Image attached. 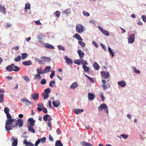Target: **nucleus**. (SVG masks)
I'll list each match as a JSON object with an SVG mask.
<instances>
[{"instance_id": "f257e3e1", "label": "nucleus", "mask_w": 146, "mask_h": 146, "mask_svg": "<svg viewBox=\"0 0 146 146\" xmlns=\"http://www.w3.org/2000/svg\"><path fill=\"white\" fill-rule=\"evenodd\" d=\"M7 119L6 120L5 128L6 131L8 132H10V130L12 129V124L14 122L15 119L11 118L12 117L11 115L9 113L6 114Z\"/></svg>"}, {"instance_id": "f03ea898", "label": "nucleus", "mask_w": 146, "mask_h": 146, "mask_svg": "<svg viewBox=\"0 0 146 146\" xmlns=\"http://www.w3.org/2000/svg\"><path fill=\"white\" fill-rule=\"evenodd\" d=\"M14 122L15 123V125H13L12 124V129L13 128L17 127L18 126L19 127H20L23 126V121L22 119H19L17 120L15 119Z\"/></svg>"}, {"instance_id": "7ed1b4c3", "label": "nucleus", "mask_w": 146, "mask_h": 146, "mask_svg": "<svg viewBox=\"0 0 146 146\" xmlns=\"http://www.w3.org/2000/svg\"><path fill=\"white\" fill-rule=\"evenodd\" d=\"M84 27L82 25L78 24L76 26V31L79 33H80L83 31Z\"/></svg>"}, {"instance_id": "20e7f679", "label": "nucleus", "mask_w": 146, "mask_h": 146, "mask_svg": "<svg viewBox=\"0 0 146 146\" xmlns=\"http://www.w3.org/2000/svg\"><path fill=\"white\" fill-rule=\"evenodd\" d=\"M98 109L99 110L102 111L103 109L106 111V112L108 114V107L107 105L105 103L101 104L99 107H98Z\"/></svg>"}, {"instance_id": "39448f33", "label": "nucleus", "mask_w": 146, "mask_h": 146, "mask_svg": "<svg viewBox=\"0 0 146 146\" xmlns=\"http://www.w3.org/2000/svg\"><path fill=\"white\" fill-rule=\"evenodd\" d=\"M101 74L102 77L105 79L109 77L110 73L108 72L102 71L101 72Z\"/></svg>"}, {"instance_id": "423d86ee", "label": "nucleus", "mask_w": 146, "mask_h": 146, "mask_svg": "<svg viewBox=\"0 0 146 146\" xmlns=\"http://www.w3.org/2000/svg\"><path fill=\"white\" fill-rule=\"evenodd\" d=\"M135 35L133 34L129 36V38H128V42L129 43H132L135 40Z\"/></svg>"}, {"instance_id": "0eeeda50", "label": "nucleus", "mask_w": 146, "mask_h": 146, "mask_svg": "<svg viewBox=\"0 0 146 146\" xmlns=\"http://www.w3.org/2000/svg\"><path fill=\"white\" fill-rule=\"evenodd\" d=\"M41 59L43 62H49L51 60L50 58L46 56L42 57L41 58Z\"/></svg>"}, {"instance_id": "6e6552de", "label": "nucleus", "mask_w": 146, "mask_h": 146, "mask_svg": "<svg viewBox=\"0 0 146 146\" xmlns=\"http://www.w3.org/2000/svg\"><path fill=\"white\" fill-rule=\"evenodd\" d=\"M21 101L23 102H25L26 105L28 106H29L31 104V102L29 101L26 98H24L21 100Z\"/></svg>"}, {"instance_id": "1a4fd4ad", "label": "nucleus", "mask_w": 146, "mask_h": 146, "mask_svg": "<svg viewBox=\"0 0 146 146\" xmlns=\"http://www.w3.org/2000/svg\"><path fill=\"white\" fill-rule=\"evenodd\" d=\"M11 140L12 141H13L12 143V146H17L18 143V140L17 138H15L13 136Z\"/></svg>"}, {"instance_id": "9d476101", "label": "nucleus", "mask_w": 146, "mask_h": 146, "mask_svg": "<svg viewBox=\"0 0 146 146\" xmlns=\"http://www.w3.org/2000/svg\"><path fill=\"white\" fill-rule=\"evenodd\" d=\"M64 59L66 62L68 64H70L72 65V64L73 62L72 59L70 58H69L68 57L65 56L64 58Z\"/></svg>"}, {"instance_id": "9b49d317", "label": "nucleus", "mask_w": 146, "mask_h": 146, "mask_svg": "<svg viewBox=\"0 0 146 146\" xmlns=\"http://www.w3.org/2000/svg\"><path fill=\"white\" fill-rule=\"evenodd\" d=\"M28 122L30 123L29 126H33L35 125V121L33 118H29L28 119Z\"/></svg>"}, {"instance_id": "f8f14e48", "label": "nucleus", "mask_w": 146, "mask_h": 146, "mask_svg": "<svg viewBox=\"0 0 146 146\" xmlns=\"http://www.w3.org/2000/svg\"><path fill=\"white\" fill-rule=\"evenodd\" d=\"M98 28L100 31L105 35L107 36H108L109 35V33L108 32L104 30L103 28H102L100 26H99L98 27Z\"/></svg>"}, {"instance_id": "ddd939ff", "label": "nucleus", "mask_w": 146, "mask_h": 146, "mask_svg": "<svg viewBox=\"0 0 146 146\" xmlns=\"http://www.w3.org/2000/svg\"><path fill=\"white\" fill-rule=\"evenodd\" d=\"M52 104L54 107H58L60 105V103L58 100H56L53 101Z\"/></svg>"}, {"instance_id": "4468645a", "label": "nucleus", "mask_w": 146, "mask_h": 146, "mask_svg": "<svg viewBox=\"0 0 146 146\" xmlns=\"http://www.w3.org/2000/svg\"><path fill=\"white\" fill-rule=\"evenodd\" d=\"M14 66V64H11L7 66L6 67V70L9 72H11L13 71V68Z\"/></svg>"}, {"instance_id": "2eb2a0df", "label": "nucleus", "mask_w": 146, "mask_h": 146, "mask_svg": "<svg viewBox=\"0 0 146 146\" xmlns=\"http://www.w3.org/2000/svg\"><path fill=\"white\" fill-rule=\"evenodd\" d=\"M24 144L26 146H33L34 145L31 142H28L26 139H25L24 141Z\"/></svg>"}, {"instance_id": "dca6fc26", "label": "nucleus", "mask_w": 146, "mask_h": 146, "mask_svg": "<svg viewBox=\"0 0 146 146\" xmlns=\"http://www.w3.org/2000/svg\"><path fill=\"white\" fill-rule=\"evenodd\" d=\"M117 84L121 87H124L126 85L125 82L123 81L118 82H117Z\"/></svg>"}, {"instance_id": "f3484780", "label": "nucleus", "mask_w": 146, "mask_h": 146, "mask_svg": "<svg viewBox=\"0 0 146 146\" xmlns=\"http://www.w3.org/2000/svg\"><path fill=\"white\" fill-rule=\"evenodd\" d=\"M73 111L74 113L78 114L83 112L84 110L83 109H75Z\"/></svg>"}, {"instance_id": "a211bd4d", "label": "nucleus", "mask_w": 146, "mask_h": 146, "mask_svg": "<svg viewBox=\"0 0 146 146\" xmlns=\"http://www.w3.org/2000/svg\"><path fill=\"white\" fill-rule=\"evenodd\" d=\"M32 98L34 100H37L38 99V94L35 93L32 95Z\"/></svg>"}, {"instance_id": "6ab92c4d", "label": "nucleus", "mask_w": 146, "mask_h": 146, "mask_svg": "<svg viewBox=\"0 0 146 146\" xmlns=\"http://www.w3.org/2000/svg\"><path fill=\"white\" fill-rule=\"evenodd\" d=\"M78 83L76 82H75L71 84L70 87L71 88L74 89L75 88H77L78 87Z\"/></svg>"}, {"instance_id": "aec40b11", "label": "nucleus", "mask_w": 146, "mask_h": 146, "mask_svg": "<svg viewBox=\"0 0 146 146\" xmlns=\"http://www.w3.org/2000/svg\"><path fill=\"white\" fill-rule=\"evenodd\" d=\"M22 64L25 66H30L32 64V63L31 60H28V61L23 62Z\"/></svg>"}, {"instance_id": "412c9836", "label": "nucleus", "mask_w": 146, "mask_h": 146, "mask_svg": "<svg viewBox=\"0 0 146 146\" xmlns=\"http://www.w3.org/2000/svg\"><path fill=\"white\" fill-rule=\"evenodd\" d=\"M78 53L79 54V56L81 58H82L84 56V54L81 50H78Z\"/></svg>"}, {"instance_id": "4be33fe9", "label": "nucleus", "mask_w": 146, "mask_h": 146, "mask_svg": "<svg viewBox=\"0 0 146 146\" xmlns=\"http://www.w3.org/2000/svg\"><path fill=\"white\" fill-rule=\"evenodd\" d=\"M73 38H75L77 39L78 40H82V39L80 37V35L78 34H76L73 36Z\"/></svg>"}, {"instance_id": "5701e85b", "label": "nucleus", "mask_w": 146, "mask_h": 146, "mask_svg": "<svg viewBox=\"0 0 146 146\" xmlns=\"http://www.w3.org/2000/svg\"><path fill=\"white\" fill-rule=\"evenodd\" d=\"M36 71L38 74L45 73V72L42 71V69L38 68L36 69Z\"/></svg>"}, {"instance_id": "b1692460", "label": "nucleus", "mask_w": 146, "mask_h": 146, "mask_svg": "<svg viewBox=\"0 0 146 146\" xmlns=\"http://www.w3.org/2000/svg\"><path fill=\"white\" fill-rule=\"evenodd\" d=\"M88 98L90 100H93L94 99V95L92 94L89 93L88 94Z\"/></svg>"}, {"instance_id": "393cba45", "label": "nucleus", "mask_w": 146, "mask_h": 146, "mask_svg": "<svg viewBox=\"0 0 146 146\" xmlns=\"http://www.w3.org/2000/svg\"><path fill=\"white\" fill-rule=\"evenodd\" d=\"M94 67L96 70H98L100 68V66L96 62H94Z\"/></svg>"}, {"instance_id": "a878e982", "label": "nucleus", "mask_w": 146, "mask_h": 146, "mask_svg": "<svg viewBox=\"0 0 146 146\" xmlns=\"http://www.w3.org/2000/svg\"><path fill=\"white\" fill-rule=\"evenodd\" d=\"M107 84H103L102 85V86L103 88V89L104 90H106L107 88H108V87H110V84L108 82H107Z\"/></svg>"}, {"instance_id": "bb28decb", "label": "nucleus", "mask_w": 146, "mask_h": 146, "mask_svg": "<svg viewBox=\"0 0 146 146\" xmlns=\"http://www.w3.org/2000/svg\"><path fill=\"white\" fill-rule=\"evenodd\" d=\"M33 126H29L28 127V130L30 132L33 133H35V129L33 128Z\"/></svg>"}, {"instance_id": "cd10ccee", "label": "nucleus", "mask_w": 146, "mask_h": 146, "mask_svg": "<svg viewBox=\"0 0 146 146\" xmlns=\"http://www.w3.org/2000/svg\"><path fill=\"white\" fill-rule=\"evenodd\" d=\"M45 47L46 48L49 49H54V47L53 45L48 44H46L45 46Z\"/></svg>"}, {"instance_id": "c85d7f7f", "label": "nucleus", "mask_w": 146, "mask_h": 146, "mask_svg": "<svg viewBox=\"0 0 146 146\" xmlns=\"http://www.w3.org/2000/svg\"><path fill=\"white\" fill-rule=\"evenodd\" d=\"M55 145V146H63L60 141L59 140H57L56 141Z\"/></svg>"}, {"instance_id": "c756f323", "label": "nucleus", "mask_w": 146, "mask_h": 146, "mask_svg": "<svg viewBox=\"0 0 146 146\" xmlns=\"http://www.w3.org/2000/svg\"><path fill=\"white\" fill-rule=\"evenodd\" d=\"M4 94L3 93H0V102L2 103L3 102Z\"/></svg>"}, {"instance_id": "7c9ffc66", "label": "nucleus", "mask_w": 146, "mask_h": 146, "mask_svg": "<svg viewBox=\"0 0 146 146\" xmlns=\"http://www.w3.org/2000/svg\"><path fill=\"white\" fill-rule=\"evenodd\" d=\"M55 84V80H54L52 81H50L49 83V86L51 87H53L54 84Z\"/></svg>"}, {"instance_id": "2f4dec72", "label": "nucleus", "mask_w": 146, "mask_h": 146, "mask_svg": "<svg viewBox=\"0 0 146 146\" xmlns=\"http://www.w3.org/2000/svg\"><path fill=\"white\" fill-rule=\"evenodd\" d=\"M50 66H49L46 67L44 70V72H45V73L48 72L50 69Z\"/></svg>"}, {"instance_id": "473e14b6", "label": "nucleus", "mask_w": 146, "mask_h": 146, "mask_svg": "<svg viewBox=\"0 0 146 146\" xmlns=\"http://www.w3.org/2000/svg\"><path fill=\"white\" fill-rule=\"evenodd\" d=\"M20 68V67H17L14 64V66L13 68V71H15V72H17L19 71Z\"/></svg>"}, {"instance_id": "72a5a7b5", "label": "nucleus", "mask_w": 146, "mask_h": 146, "mask_svg": "<svg viewBox=\"0 0 146 146\" xmlns=\"http://www.w3.org/2000/svg\"><path fill=\"white\" fill-rule=\"evenodd\" d=\"M84 71L86 72H87L89 70V68L87 67L86 65H83L82 66Z\"/></svg>"}, {"instance_id": "f704fd0d", "label": "nucleus", "mask_w": 146, "mask_h": 146, "mask_svg": "<svg viewBox=\"0 0 146 146\" xmlns=\"http://www.w3.org/2000/svg\"><path fill=\"white\" fill-rule=\"evenodd\" d=\"M21 60V57L20 55H19L15 58V61L18 62L20 61Z\"/></svg>"}, {"instance_id": "c9c22d12", "label": "nucleus", "mask_w": 146, "mask_h": 146, "mask_svg": "<svg viewBox=\"0 0 146 146\" xmlns=\"http://www.w3.org/2000/svg\"><path fill=\"white\" fill-rule=\"evenodd\" d=\"M28 54L26 53H23L21 54V58L22 59H24L27 57Z\"/></svg>"}, {"instance_id": "e433bc0d", "label": "nucleus", "mask_w": 146, "mask_h": 146, "mask_svg": "<svg viewBox=\"0 0 146 146\" xmlns=\"http://www.w3.org/2000/svg\"><path fill=\"white\" fill-rule=\"evenodd\" d=\"M50 115L48 114H46L44 115L43 117V119L45 121H47L48 120V118L49 117Z\"/></svg>"}, {"instance_id": "4c0bfd02", "label": "nucleus", "mask_w": 146, "mask_h": 146, "mask_svg": "<svg viewBox=\"0 0 146 146\" xmlns=\"http://www.w3.org/2000/svg\"><path fill=\"white\" fill-rule=\"evenodd\" d=\"M80 61H81V64H83V65H85L88 64V63L87 62V61L86 60H84L82 58H81Z\"/></svg>"}, {"instance_id": "58836bf2", "label": "nucleus", "mask_w": 146, "mask_h": 146, "mask_svg": "<svg viewBox=\"0 0 146 146\" xmlns=\"http://www.w3.org/2000/svg\"><path fill=\"white\" fill-rule=\"evenodd\" d=\"M43 96L44 97V99H47L48 97L49 96V95L48 94L44 92H43Z\"/></svg>"}, {"instance_id": "ea45409f", "label": "nucleus", "mask_w": 146, "mask_h": 146, "mask_svg": "<svg viewBox=\"0 0 146 146\" xmlns=\"http://www.w3.org/2000/svg\"><path fill=\"white\" fill-rule=\"evenodd\" d=\"M35 79L37 80H40L41 78V76L40 74H36L34 75Z\"/></svg>"}, {"instance_id": "a19ab883", "label": "nucleus", "mask_w": 146, "mask_h": 146, "mask_svg": "<svg viewBox=\"0 0 146 146\" xmlns=\"http://www.w3.org/2000/svg\"><path fill=\"white\" fill-rule=\"evenodd\" d=\"M39 139H40V142H41V143H43L45 142L46 138L45 137H44L42 138Z\"/></svg>"}, {"instance_id": "79ce46f5", "label": "nucleus", "mask_w": 146, "mask_h": 146, "mask_svg": "<svg viewBox=\"0 0 146 146\" xmlns=\"http://www.w3.org/2000/svg\"><path fill=\"white\" fill-rule=\"evenodd\" d=\"M88 143L84 141L81 142L80 144L83 146H88Z\"/></svg>"}, {"instance_id": "37998d69", "label": "nucleus", "mask_w": 146, "mask_h": 146, "mask_svg": "<svg viewBox=\"0 0 146 146\" xmlns=\"http://www.w3.org/2000/svg\"><path fill=\"white\" fill-rule=\"evenodd\" d=\"M64 12V13L68 15L71 13V11L70 9H67Z\"/></svg>"}, {"instance_id": "c03bdc74", "label": "nucleus", "mask_w": 146, "mask_h": 146, "mask_svg": "<svg viewBox=\"0 0 146 146\" xmlns=\"http://www.w3.org/2000/svg\"><path fill=\"white\" fill-rule=\"evenodd\" d=\"M51 90L49 88H48L46 89H45L44 91V92L49 94Z\"/></svg>"}, {"instance_id": "a18cd8bd", "label": "nucleus", "mask_w": 146, "mask_h": 146, "mask_svg": "<svg viewBox=\"0 0 146 146\" xmlns=\"http://www.w3.org/2000/svg\"><path fill=\"white\" fill-rule=\"evenodd\" d=\"M74 63L79 65L81 64L80 60V61L78 60H75L74 61Z\"/></svg>"}, {"instance_id": "49530a36", "label": "nucleus", "mask_w": 146, "mask_h": 146, "mask_svg": "<svg viewBox=\"0 0 146 146\" xmlns=\"http://www.w3.org/2000/svg\"><path fill=\"white\" fill-rule=\"evenodd\" d=\"M6 114L9 113V109L8 107H5L4 110Z\"/></svg>"}, {"instance_id": "de8ad7c7", "label": "nucleus", "mask_w": 146, "mask_h": 146, "mask_svg": "<svg viewBox=\"0 0 146 146\" xmlns=\"http://www.w3.org/2000/svg\"><path fill=\"white\" fill-rule=\"evenodd\" d=\"M35 60H36L37 62H38L39 64H42L43 63L42 60H40V59L39 58H36L35 59Z\"/></svg>"}, {"instance_id": "09e8293b", "label": "nucleus", "mask_w": 146, "mask_h": 146, "mask_svg": "<svg viewBox=\"0 0 146 146\" xmlns=\"http://www.w3.org/2000/svg\"><path fill=\"white\" fill-rule=\"evenodd\" d=\"M30 6V5L29 3L26 4L25 9H30L31 8Z\"/></svg>"}, {"instance_id": "8fccbe9b", "label": "nucleus", "mask_w": 146, "mask_h": 146, "mask_svg": "<svg viewBox=\"0 0 146 146\" xmlns=\"http://www.w3.org/2000/svg\"><path fill=\"white\" fill-rule=\"evenodd\" d=\"M60 12L59 11H56L55 12V15H56V17H59L60 15Z\"/></svg>"}, {"instance_id": "3c124183", "label": "nucleus", "mask_w": 146, "mask_h": 146, "mask_svg": "<svg viewBox=\"0 0 146 146\" xmlns=\"http://www.w3.org/2000/svg\"><path fill=\"white\" fill-rule=\"evenodd\" d=\"M83 14L85 16L88 17L90 15V14L88 13L85 11H83Z\"/></svg>"}, {"instance_id": "603ef678", "label": "nucleus", "mask_w": 146, "mask_h": 146, "mask_svg": "<svg viewBox=\"0 0 146 146\" xmlns=\"http://www.w3.org/2000/svg\"><path fill=\"white\" fill-rule=\"evenodd\" d=\"M133 70L134 72L136 74H140V71L139 70H137L135 67H134Z\"/></svg>"}, {"instance_id": "864d4df0", "label": "nucleus", "mask_w": 146, "mask_h": 146, "mask_svg": "<svg viewBox=\"0 0 146 146\" xmlns=\"http://www.w3.org/2000/svg\"><path fill=\"white\" fill-rule=\"evenodd\" d=\"M79 43L82 47H84L85 46V43L81 41H79Z\"/></svg>"}, {"instance_id": "5fc2aeb1", "label": "nucleus", "mask_w": 146, "mask_h": 146, "mask_svg": "<svg viewBox=\"0 0 146 146\" xmlns=\"http://www.w3.org/2000/svg\"><path fill=\"white\" fill-rule=\"evenodd\" d=\"M58 49L60 50H65V48H64L61 45H58Z\"/></svg>"}, {"instance_id": "6e6d98bb", "label": "nucleus", "mask_w": 146, "mask_h": 146, "mask_svg": "<svg viewBox=\"0 0 146 146\" xmlns=\"http://www.w3.org/2000/svg\"><path fill=\"white\" fill-rule=\"evenodd\" d=\"M42 111L43 112L45 113H47V109L45 108H42Z\"/></svg>"}, {"instance_id": "4d7b16f0", "label": "nucleus", "mask_w": 146, "mask_h": 146, "mask_svg": "<svg viewBox=\"0 0 146 146\" xmlns=\"http://www.w3.org/2000/svg\"><path fill=\"white\" fill-rule=\"evenodd\" d=\"M46 81L45 79H42L41 80L40 83L42 84H44L46 83Z\"/></svg>"}, {"instance_id": "13d9d810", "label": "nucleus", "mask_w": 146, "mask_h": 146, "mask_svg": "<svg viewBox=\"0 0 146 146\" xmlns=\"http://www.w3.org/2000/svg\"><path fill=\"white\" fill-rule=\"evenodd\" d=\"M47 105L48 106L49 108H51L52 106V103L50 100H49L47 103Z\"/></svg>"}, {"instance_id": "bf43d9fd", "label": "nucleus", "mask_w": 146, "mask_h": 146, "mask_svg": "<svg viewBox=\"0 0 146 146\" xmlns=\"http://www.w3.org/2000/svg\"><path fill=\"white\" fill-rule=\"evenodd\" d=\"M24 79L27 82L30 81V79L27 76L25 77Z\"/></svg>"}, {"instance_id": "052dcab7", "label": "nucleus", "mask_w": 146, "mask_h": 146, "mask_svg": "<svg viewBox=\"0 0 146 146\" xmlns=\"http://www.w3.org/2000/svg\"><path fill=\"white\" fill-rule=\"evenodd\" d=\"M121 136L122 137V138H124L125 139H126L128 137V135H125L123 134L121 135Z\"/></svg>"}, {"instance_id": "680f3d73", "label": "nucleus", "mask_w": 146, "mask_h": 146, "mask_svg": "<svg viewBox=\"0 0 146 146\" xmlns=\"http://www.w3.org/2000/svg\"><path fill=\"white\" fill-rule=\"evenodd\" d=\"M54 71H52V73L50 74V77L51 79H52L53 77V76H54Z\"/></svg>"}, {"instance_id": "e2e57ef3", "label": "nucleus", "mask_w": 146, "mask_h": 146, "mask_svg": "<svg viewBox=\"0 0 146 146\" xmlns=\"http://www.w3.org/2000/svg\"><path fill=\"white\" fill-rule=\"evenodd\" d=\"M141 18H142L143 21L146 22V16L144 15H142L141 17Z\"/></svg>"}, {"instance_id": "0e129e2a", "label": "nucleus", "mask_w": 146, "mask_h": 146, "mask_svg": "<svg viewBox=\"0 0 146 146\" xmlns=\"http://www.w3.org/2000/svg\"><path fill=\"white\" fill-rule=\"evenodd\" d=\"M92 43L97 48L98 47V44L94 41H93Z\"/></svg>"}, {"instance_id": "69168bd1", "label": "nucleus", "mask_w": 146, "mask_h": 146, "mask_svg": "<svg viewBox=\"0 0 146 146\" xmlns=\"http://www.w3.org/2000/svg\"><path fill=\"white\" fill-rule=\"evenodd\" d=\"M35 23L36 24V25H41V23H40V22L39 20H37V21H35Z\"/></svg>"}, {"instance_id": "338daca9", "label": "nucleus", "mask_w": 146, "mask_h": 146, "mask_svg": "<svg viewBox=\"0 0 146 146\" xmlns=\"http://www.w3.org/2000/svg\"><path fill=\"white\" fill-rule=\"evenodd\" d=\"M48 126L50 127V130H51L52 129V127H51V122H48Z\"/></svg>"}, {"instance_id": "774afa93", "label": "nucleus", "mask_w": 146, "mask_h": 146, "mask_svg": "<svg viewBox=\"0 0 146 146\" xmlns=\"http://www.w3.org/2000/svg\"><path fill=\"white\" fill-rule=\"evenodd\" d=\"M56 132L57 134L59 135L61 133V131L59 128H58L57 129Z\"/></svg>"}]
</instances>
